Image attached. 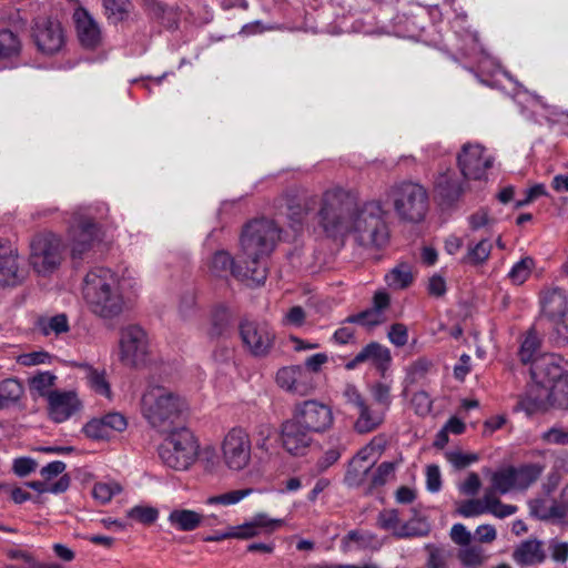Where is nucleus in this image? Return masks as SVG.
I'll return each mask as SVG.
<instances>
[{
    "mask_svg": "<svg viewBox=\"0 0 568 568\" xmlns=\"http://www.w3.org/2000/svg\"><path fill=\"white\" fill-rule=\"evenodd\" d=\"M24 280L18 250L8 241H0V287L17 286Z\"/></svg>",
    "mask_w": 568,
    "mask_h": 568,
    "instance_id": "20",
    "label": "nucleus"
},
{
    "mask_svg": "<svg viewBox=\"0 0 568 568\" xmlns=\"http://www.w3.org/2000/svg\"><path fill=\"white\" fill-rule=\"evenodd\" d=\"M425 549L428 551L426 568H448L450 551L433 544H427Z\"/></svg>",
    "mask_w": 568,
    "mask_h": 568,
    "instance_id": "47",
    "label": "nucleus"
},
{
    "mask_svg": "<svg viewBox=\"0 0 568 568\" xmlns=\"http://www.w3.org/2000/svg\"><path fill=\"white\" fill-rule=\"evenodd\" d=\"M164 435L166 437L159 447L161 460L175 470L187 469L199 454V444L192 432L181 425Z\"/></svg>",
    "mask_w": 568,
    "mask_h": 568,
    "instance_id": "5",
    "label": "nucleus"
},
{
    "mask_svg": "<svg viewBox=\"0 0 568 568\" xmlns=\"http://www.w3.org/2000/svg\"><path fill=\"white\" fill-rule=\"evenodd\" d=\"M479 54L478 68L481 72H487L489 74L501 72L506 78L513 80L511 75L506 70H501L499 62L489 52L480 48Z\"/></svg>",
    "mask_w": 568,
    "mask_h": 568,
    "instance_id": "53",
    "label": "nucleus"
},
{
    "mask_svg": "<svg viewBox=\"0 0 568 568\" xmlns=\"http://www.w3.org/2000/svg\"><path fill=\"white\" fill-rule=\"evenodd\" d=\"M393 209L405 223H422L429 210L427 190L419 183L404 181L393 187Z\"/></svg>",
    "mask_w": 568,
    "mask_h": 568,
    "instance_id": "6",
    "label": "nucleus"
},
{
    "mask_svg": "<svg viewBox=\"0 0 568 568\" xmlns=\"http://www.w3.org/2000/svg\"><path fill=\"white\" fill-rule=\"evenodd\" d=\"M120 361L131 367L145 364L150 344L146 332L139 325H129L120 332Z\"/></svg>",
    "mask_w": 568,
    "mask_h": 568,
    "instance_id": "9",
    "label": "nucleus"
},
{
    "mask_svg": "<svg viewBox=\"0 0 568 568\" xmlns=\"http://www.w3.org/2000/svg\"><path fill=\"white\" fill-rule=\"evenodd\" d=\"M485 503L487 504V513L497 518H506L518 510L515 505L503 504L493 491H485Z\"/></svg>",
    "mask_w": 568,
    "mask_h": 568,
    "instance_id": "42",
    "label": "nucleus"
},
{
    "mask_svg": "<svg viewBox=\"0 0 568 568\" xmlns=\"http://www.w3.org/2000/svg\"><path fill=\"white\" fill-rule=\"evenodd\" d=\"M568 409V375L564 376L551 389L545 394V398L539 395L534 396L527 394L518 402V409L524 410L527 415L547 409V406Z\"/></svg>",
    "mask_w": 568,
    "mask_h": 568,
    "instance_id": "16",
    "label": "nucleus"
},
{
    "mask_svg": "<svg viewBox=\"0 0 568 568\" xmlns=\"http://www.w3.org/2000/svg\"><path fill=\"white\" fill-rule=\"evenodd\" d=\"M82 403L74 390L55 389L48 400V413L54 423H63L77 414Z\"/></svg>",
    "mask_w": 568,
    "mask_h": 568,
    "instance_id": "21",
    "label": "nucleus"
},
{
    "mask_svg": "<svg viewBox=\"0 0 568 568\" xmlns=\"http://www.w3.org/2000/svg\"><path fill=\"white\" fill-rule=\"evenodd\" d=\"M564 373L565 361L554 353L537 356L530 366L531 379L546 393L564 378Z\"/></svg>",
    "mask_w": 568,
    "mask_h": 568,
    "instance_id": "15",
    "label": "nucleus"
},
{
    "mask_svg": "<svg viewBox=\"0 0 568 568\" xmlns=\"http://www.w3.org/2000/svg\"><path fill=\"white\" fill-rule=\"evenodd\" d=\"M186 409L185 399L164 386H149L141 398L142 416L159 434H166L183 425Z\"/></svg>",
    "mask_w": 568,
    "mask_h": 568,
    "instance_id": "3",
    "label": "nucleus"
},
{
    "mask_svg": "<svg viewBox=\"0 0 568 568\" xmlns=\"http://www.w3.org/2000/svg\"><path fill=\"white\" fill-rule=\"evenodd\" d=\"M453 170L440 173L434 184V192L444 207H453L468 190V183Z\"/></svg>",
    "mask_w": 568,
    "mask_h": 568,
    "instance_id": "19",
    "label": "nucleus"
},
{
    "mask_svg": "<svg viewBox=\"0 0 568 568\" xmlns=\"http://www.w3.org/2000/svg\"><path fill=\"white\" fill-rule=\"evenodd\" d=\"M203 515L191 509H174L169 514L168 521L180 531H192L201 526Z\"/></svg>",
    "mask_w": 568,
    "mask_h": 568,
    "instance_id": "30",
    "label": "nucleus"
},
{
    "mask_svg": "<svg viewBox=\"0 0 568 568\" xmlns=\"http://www.w3.org/2000/svg\"><path fill=\"white\" fill-rule=\"evenodd\" d=\"M457 558L465 568H479L487 560L484 548L471 544L459 548Z\"/></svg>",
    "mask_w": 568,
    "mask_h": 568,
    "instance_id": "36",
    "label": "nucleus"
},
{
    "mask_svg": "<svg viewBox=\"0 0 568 568\" xmlns=\"http://www.w3.org/2000/svg\"><path fill=\"white\" fill-rule=\"evenodd\" d=\"M106 430L111 435L112 432H124L128 427V420L125 416L118 412L108 413L101 417Z\"/></svg>",
    "mask_w": 568,
    "mask_h": 568,
    "instance_id": "58",
    "label": "nucleus"
},
{
    "mask_svg": "<svg viewBox=\"0 0 568 568\" xmlns=\"http://www.w3.org/2000/svg\"><path fill=\"white\" fill-rule=\"evenodd\" d=\"M282 525V519H274L265 513H258L244 524L232 527L233 538L250 539L263 532L271 534Z\"/></svg>",
    "mask_w": 568,
    "mask_h": 568,
    "instance_id": "23",
    "label": "nucleus"
},
{
    "mask_svg": "<svg viewBox=\"0 0 568 568\" xmlns=\"http://www.w3.org/2000/svg\"><path fill=\"white\" fill-rule=\"evenodd\" d=\"M358 418L355 423V429L358 433H368L376 428L382 419L377 414H374L369 410L367 405L358 408Z\"/></svg>",
    "mask_w": 568,
    "mask_h": 568,
    "instance_id": "48",
    "label": "nucleus"
},
{
    "mask_svg": "<svg viewBox=\"0 0 568 568\" xmlns=\"http://www.w3.org/2000/svg\"><path fill=\"white\" fill-rule=\"evenodd\" d=\"M231 312L224 305L215 306L210 316V325L206 334L210 338H222L227 336L231 328Z\"/></svg>",
    "mask_w": 568,
    "mask_h": 568,
    "instance_id": "28",
    "label": "nucleus"
},
{
    "mask_svg": "<svg viewBox=\"0 0 568 568\" xmlns=\"http://www.w3.org/2000/svg\"><path fill=\"white\" fill-rule=\"evenodd\" d=\"M83 433L91 439H108L110 434L102 418H93L83 426Z\"/></svg>",
    "mask_w": 568,
    "mask_h": 568,
    "instance_id": "57",
    "label": "nucleus"
},
{
    "mask_svg": "<svg viewBox=\"0 0 568 568\" xmlns=\"http://www.w3.org/2000/svg\"><path fill=\"white\" fill-rule=\"evenodd\" d=\"M252 444L250 435L241 427L232 428L222 443L223 462L231 470H242L251 462Z\"/></svg>",
    "mask_w": 568,
    "mask_h": 568,
    "instance_id": "13",
    "label": "nucleus"
},
{
    "mask_svg": "<svg viewBox=\"0 0 568 568\" xmlns=\"http://www.w3.org/2000/svg\"><path fill=\"white\" fill-rule=\"evenodd\" d=\"M390 479V462L381 463L372 473L368 485V493L374 494L384 487Z\"/></svg>",
    "mask_w": 568,
    "mask_h": 568,
    "instance_id": "50",
    "label": "nucleus"
},
{
    "mask_svg": "<svg viewBox=\"0 0 568 568\" xmlns=\"http://www.w3.org/2000/svg\"><path fill=\"white\" fill-rule=\"evenodd\" d=\"M239 329L242 343L252 356L265 357L271 353L276 335L267 323L244 320Z\"/></svg>",
    "mask_w": 568,
    "mask_h": 568,
    "instance_id": "12",
    "label": "nucleus"
},
{
    "mask_svg": "<svg viewBox=\"0 0 568 568\" xmlns=\"http://www.w3.org/2000/svg\"><path fill=\"white\" fill-rule=\"evenodd\" d=\"M540 345H541L540 337L537 335L535 328H530L527 332V335L520 345V349H519L520 361L524 364H527L530 362L532 363L534 359L536 358L535 357L536 353L540 348Z\"/></svg>",
    "mask_w": 568,
    "mask_h": 568,
    "instance_id": "40",
    "label": "nucleus"
},
{
    "mask_svg": "<svg viewBox=\"0 0 568 568\" xmlns=\"http://www.w3.org/2000/svg\"><path fill=\"white\" fill-rule=\"evenodd\" d=\"M252 488H244L237 490H230L221 495L212 496L207 498L206 503L209 505H222V506H231L240 503L242 499L248 497L253 494Z\"/></svg>",
    "mask_w": 568,
    "mask_h": 568,
    "instance_id": "45",
    "label": "nucleus"
},
{
    "mask_svg": "<svg viewBox=\"0 0 568 568\" xmlns=\"http://www.w3.org/2000/svg\"><path fill=\"white\" fill-rule=\"evenodd\" d=\"M540 438L544 443L550 445H568V432L558 425L542 432Z\"/></svg>",
    "mask_w": 568,
    "mask_h": 568,
    "instance_id": "56",
    "label": "nucleus"
},
{
    "mask_svg": "<svg viewBox=\"0 0 568 568\" xmlns=\"http://www.w3.org/2000/svg\"><path fill=\"white\" fill-rule=\"evenodd\" d=\"M516 489H526L535 483L544 471V467L539 464H528L520 467H513Z\"/></svg>",
    "mask_w": 568,
    "mask_h": 568,
    "instance_id": "34",
    "label": "nucleus"
},
{
    "mask_svg": "<svg viewBox=\"0 0 568 568\" xmlns=\"http://www.w3.org/2000/svg\"><path fill=\"white\" fill-rule=\"evenodd\" d=\"M122 491V486L114 480L94 484L92 495L101 504H108L115 495Z\"/></svg>",
    "mask_w": 568,
    "mask_h": 568,
    "instance_id": "41",
    "label": "nucleus"
},
{
    "mask_svg": "<svg viewBox=\"0 0 568 568\" xmlns=\"http://www.w3.org/2000/svg\"><path fill=\"white\" fill-rule=\"evenodd\" d=\"M283 448L293 456H303L313 443V433L296 418L285 420L281 426Z\"/></svg>",
    "mask_w": 568,
    "mask_h": 568,
    "instance_id": "18",
    "label": "nucleus"
},
{
    "mask_svg": "<svg viewBox=\"0 0 568 568\" xmlns=\"http://www.w3.org/2000/svg\"><path fill=\"white\" fill-rule=\"evenodd\" d=\"M389 306L390 295L386 290H378L373 296L371 307L347 316L344 320V323L357 324L371 331L374 327L386 322V312L389 308Z\"/></svg>",
    "mask_w": 568,
    "mask_h": 568,
    "instance_id": "17",
    "label": "nucleus"
},
{
    "mask_svg": "<svg viewBox=\"0 0 568 568\" xmlns=\"http://www.w3.org/2000/svg\"><path fill=\"white\" fill-rule=\"evenodd\" d=\"M64 252L65 245L60 235L38 233L30 241V264L38 274H52L60 267Z\"/></svg>",
    "mask_w": 568,
    "mask_h": 568,
    "instance_id": "7",
    "label": "nucleus"
},
{
    "mask_svg": "<svg viewBox=\"0 0 568 568\" xmlns=\"http://www.w3.org/2000/svg\"><path fill=\"white\" fill-rule=\"evenodd\" d=\"M541 312L550 321L560 320L566 315L568 295L559 287H551L542 292L540 296Z\"/></svg>",
    "mask_w": 568,
    "mask_h": 568,
    "instance_id": "25",
    "label": "nucleus"
},
{
    "mask_svg": "<svg viewBox=\"0 0 568 568\" xmlns=\"http://www.w3.org/2000/svg\"><path fill=\"white\" fill-rule=\"evenodd\" d=\"M57 376L49 371H38L29 379V390L32 395L45 397L49 400L50 395L54 392L51 388L54 386Z\"/></svg>",
    "mask_w": 568,
    "mask_h": 568,
    "instance_id": "33",
    "label": "nucleus"
},
{
    "mask_svg": "<svg viewBox=\"0 0 568 568\" xmlns=\"http://www.w3.org/2000/svg\"><path fill=\"white\" fill-rule=\"evenodd\" d=\"M280 234L281 230L272 220L260 219L247 223L241 235V255L244 264L266 268L264 258L274 250Z\"/></svg>",
    "mask_w": 568,
    "mask_h": 568,
    "instance_id": "4",
    "label": "nucleus"
},
{
    "mask_svg": "<svg viewBox=\"0 0 568 568\" xmlns=\"http://www.w3.org/2000/svg\"><path fill=\"white\" fill-rule=\"evenodd\" d=\"M516 103L520 106V113L529 121L541 123V120H551L559 112L555 106L547 105L542 99L528 92L517 93Z\"/></svg>",
    "mask_w": 568,
    "mask_h": 568,
    "instance_id": "22",
    "label": "nucleus"
},
{
    "mask_svg": "<svg viewBox=\"0 0 568 568\" xmlns=\"http://www.w3.org/2000/svg\"><path fill=\"white\" fill-rule=\"evenodd\" d=\"M98 240V225L91 217L75 212L68 227V241L73 261H82Z\"/></svg>",
    "mask_w": 568,
    "mask_h": 568,
    "instance_id": "8",
    "label": "nucleus"
},
{
    "mask_svg": "<svg viewBox=\"0 0 568 568\" xmlns=\"http://www.w3.org/2000/svg\"><path fill=\"white\" fill-rule=\"evenodd\" d=\"M316 205L318 224L329 236L357 233L361 243L372 244L378 248L389 242L388 213L378 202L365 203L357 209L354 199L343 189L335 187L325 191L321 199L315 196L305 199L297 211L290 207L291 216L301 223L303 217L313 211Z\"/></svg>",
    "mask_w": 568,
    "mask_h": 568,
    "instance_id": "1",
    "label": "nucleus"
},
{
    "mask_svg": "<svg viewBox=\"0 0 568 568\" xmlns=\"http://www.w3.org/2000/svg\"><path fill=\"white\" fill-rule=\"evenodd\" d=\"M428 524L424 520H416L403 525L395 535L398 537H424L428 535Z\"/></svg>",
    "mask_w": 568,
    "mask_h": 568,
    "instance_id": "54",
    "label": "nucleus"
},
{
    "mask_svg": "<svg viewBox=\"0 0 568 568\" xmlns=\"http://www.w3.org/2000/svg\"><path fill=\"white\" fill-rule=\"evenodd\" d=\"M535 265L534 258L530 256L523 257L520 261L515 263L510 268L508 276L515 284H523Z\"/></svg>",
    "mask_w": 568,
    "mask_h": 568,
    "instance_id": "51",
    "label": "nucleus"
},
{
    "mask_svg": "<svg viewBox=\"0 0 568 568\" xmlns=\"http://www.w3.org/2000/svg\"><path fill=\"white\" fill-rule=\"evenodd\" d=\"M382 545L381 540L367 530H351L342 539L341 549L344 552L362 549H377Z\"/></svg>",
    "mask_w": 568,
    "mask_h": 568,
    "instance_id": "26",
    "label": "nucleus"
},
{
    "mask_svg": "<svg viewBox=\"0 0 568 568\" xmlns=\"http://www.w3.org/2000/svg\"><path fill=\"white\" fill-rule=\"evenodd\" d=\"M82 295L94 315L115 318L125 306L124 280L110 268L94 267L83 278Z\"/></svg>",
    "mask_w": 568,
    "mask_h": 568,
    "instance_id": "2",
    "label": "nucleus"
},
{
    "mask_svg": "<svg viewBox=\"0 0 568 568\" xmlns=\"http://www.w3.org/2000/svg\"><path fill=\"white\" fill-rule=\"evenodd\" d=\"M426 488L430 493H438L442 488V475L437 465L426 467Z\"/></svg>",
    "mask_w": 568,
    "mask_h": 568,
    "instance_id": "62",
    "label": "nucleus"
},
{
    "mask_svg": "<svg viewBox=\"0 0 568 568\" xmlns=\"http://www.w3.org/2000/svg\"><path fill=\"white\" fill-rule=\"evenodd\" d=\"M491 248L493 245L490 241L484 239L474 246H469L464 261L475 265L481 264L489 257Z\"/></svg>",
    "mask_w": 568,
    "mask_h": 568,
    "instance_id": "46",
    "label": "nucleus"
},
{
    "mask_svg": "<svg viewBox=\"0 0 568 568\" xmlns=\"http://www.w3.org/2000/svg\"><path fill=\"white\" fill-rule=\"evenodd\" d=\"M388 446L389 437L385 434L377 435L363 450L359 452V454L375 464Z\"/></svg>",
    "mask_w": 568,
    "mask_h": 568,
    "instance_id": "44",
    "label": "nucleus"
},
{
    "mask_svg": "<svg viewBox=\"0 0 568 568\" xmlns=\"http://www.w3.org/2000/svg\"><path fill=\"white\" fill-rule=\"evenodd\" d=\"M495 158L480 143H465L457 155V164L465 180L486 181Z\"/></svg>",
    "mask_w": 568,
    "mask_h": 568,
    "instance_id": "11",
    "label": "nucleus"
},
{
    "mask_svg": "<svg viewBox=\"0 0 568 568\" xmlns=\"http://www.w3.org/2000/svg\"><path fill=\"white\" fill-rule=\"evenodd\" d=\"M108 19L116 23L124 20L131 9L130 0H103Z\"/></svg>",
    "mask_w": 568,
    "mask_h": 568,
    "instance_id": "43",
    "label": "nucleus"
},
{
    "mask_svg": "<svg viewBox=\"0 0 568 568\" xmlns=\"http://www.w3.org/2000/svg\"><path fill=\"white\" fill-rule=\"evenodd\" d=\"M487 513V504L485 503V495L481 499H469L463 503L458 508V514L463 517L470 518Z\"/></svg>",
    "mask_w": 568,
    "mask_h": 568,
    "instance_id": "55",
    "label": "nucleus"
},
{
    "mask_svg": "<svg viewBox=\"0 0 568 568\" xmlns=\"http://www.w3.org/2000/svg\"><path fill=\"white\" fill-rule=\"evenodd\" d=\"M293 417L313 434L326 432L334 422L332 408L315 399L297 404L294 408Z\"/></svg>",
    "mask_w": 568,
    "mask_h": 568,
    "instance_id": "14",
    "label": "nucleus"
},
{
    "mask_svg": "<svg viewBox=\"0 0 568 568\" xmlns=\"http://www.w3.org/2000/svg\"><path fill=\"white\" fill-rule=\"evenodd\" d=\"M511 557L517 565L525 567L544 562L547 555L541 540L529 538L516 546Z\"/></svg>",
    "mask_w": 568,
    "mask_h": 568,
    "instance_id": "24",
    "label": "nucleus"
},
{
    "mask_svg": "<svg viewBox=\"0 0 568 568\" xmlns=\"http://www.w3.org/2000/svg\"><path fill=\"white\" fill-rule=\"evenodd\" d=\"M24 388L18 378L11 377L0 382V408L6 409L19 403Z\"/></svg>",
    "mask_w": 568,
    "mask_h": 568,
    "instance_id": "32",
    "label": "nucleus"
},
{
    "mask_svg": "<svg viewBox=\"0 0 568 568\" xmlns=\"http://www.w3.org/2000/svg\"><path fill=\"white\" fill-rule=\"evenodd\" d=\"M413 266L408 263H398L393 267V288H407L414 282Z\"/></svg>",
    "mask_w": 568,
    "mask_h": 568,
    "instance_id": "49",
    "label": "nucleus"
},
{
    "mask_svg": "<svg viewBox=\"0 0 568 568\" xmlns=\"http://www.w3.org/2000/svg\"><path fill=\"white\" fill-rule=\"evenodd\" d=\"M38 328L45 336L52 333L59 335L69 331V320L65 314L41 317L38 321Z\"/></svg>",
    "mask_w": 568,
    "mask_h": 568,
    "instance_id": "39",
    "label": "nucleus"
},
{
    "mask_svg": "<svg viewBox=\"0 0 568 568\" xmlns=\"http://www.w3.org/2000/svg\"><path fill=\"white\" fill-rule=\"evenodd\" d=\"M73 21L79 36H99L101 32L98 22L84 8L74 10Z\"/></svg>",
    "mask_w": 568,
    "mask_h": 568,
    "instance_id": "37",
    "label": "nucleus"
},
{
    "mask_svg": "<svg viewBox=\"0 0 568 568\" xmlns=\"http://www.w3.org/2000/svg\"><path fill=\"white\" fill-rule=\"evenodd\" d=\"M449 535L452 540L456 545H459L460 548L471 544L473 536L470 531L467 530L466 526L460 523L453 525Z\"/></svg>",
    "mask_w": 568,
    "mask_h": 568,
    "instance_id": "61",
    "label": "nucleus"
},
{
    "mask_svg": "<svg viewBox=\"0 0 568 568\" xmlns=\"http://www.w3.org/2000/svg\"><path fill=\"white\" fill-rule=\"evenodd\" d=\"M374 464L357 454L349 463L344 481L348 487H358L364 484L366 476Z\"/></svg>",
    "mask_w": 568,
    "mask_h": 568,
    "instance_id": "31",
    "label": "nucleus"
},
{
    "mask_svg": "<svg viewBox=\"0 0 568 568\" xmlns=\"http://www.w3.org/2000/svg\"><path fill=\"white\" fill-rule=\"evenodd\" d=\"M362 353L364 361L368 362L384 377L390 364L389 349L377 342H371L362 348Z\"/></svg>",
    "mask_w": 568,
    "mask_h": 568,
    "instance_id": "27",
    "label": "nucleus"
},
{
    "mask_svg": "<svg viewBox=\"0 0 568 568\" xmlns=\"http://www.w3.org/2000/svg\"><path fill=\"white\" fill-rule=\"evenodd\" d=\"M548 549L551 558L557 562H566L568 560V542L550 539Z\"/></svg>",
    "mask_w": 568,
    "mask_h": 568,
    "instance_id": "64",
    "label": "nucleus"
},
{
    "mask_svg": "<svg viewBox=\"0 0 568 568\" xmlns=\"http://www.w3.org/2000/svg\"><path fill=\"white\" fill-rule=\"evenodd\" d=\"M302 376V368L298 366L283 367L278 369L276 374V382L280 387L303 395L304 389L302 388L298 378Z\"/></svg>",
    "mask_w": 568,
    "mask_h": 568,
    "instance_id": "35",
    "label": "nucleus"
},
{
    "mask_svg": "<svg viewBox=\"0 0 568 568\" xmlns=\"http://www.w3.org/2000/svg\"><path fill=\"white\" fill-rule=\"evenodd\" d=\"M513 489H516L515 479L511 470V466L499 469L491 475V489L494 495L500 494L506 495Z\"/></svg>",
    "mask_w": 568,
    "mask_h": 568,
    "instance_id": "38",
    "label": "nucleus"
},
{
    "mask_svg": "<svg viewBox=\"0 0 568 568\" xmlns=\"http://www.w3.org/2000/svg\"><path fill=\"white\" fill-rule=\"evenodd\" d=\"M85 373V381L89 388L99 396L111 399V385L105 369L95 368L89 364L82 365Z\"/></svg>",
    "mask_w": 568,
    "mask_h": 568,
    "instance_id": "29",
    "label": "nucleus"
},
{
    "mask_svg": "<svg viewBox=\"0 0 568 568\" xmlns=\"http://www.w3.org/2000/svg\"><path fill=\"white\" fill-rule=\"evenodd\" d=\"M39 51L43 54H54L61 50L64 38H33Z\"/></svg>",
    "mask_w": 568,
    "mask_h": 568,
    "instance_id": "59",
    "label": "nucleus"
},
{
    "mask_svg": "<svg viewBox=\"0 0 568 568\" xmlns=\"http://www.w3.org/2000/svg\"><path fill=\"white\" fill-rule=\"evenodd\" d=\"M554 328L551 333V339L557 346H564L568 344V325L560 320L551 321Z\"/></svg>",
    "mask_w": 568,
    "mask_h": 568,
    "instance_id": "63",
    "label": "nucleus"
},
{
    "mask_svg": "<svg viewBox=\"0 0 568 568\" xmlns=\"http://www.w3.org/2000/svg\"><path fill=\"white\" fill-rule=\"evenodd\" d=\"M9 495L16 504H22L31 498V495L21 487L7 483H0V495Z\"/></svg>",
    "mask_w": 568,
    "mask_h": 568,
    "instance_id": "60",
    "label": "nucleus"
},
{
    "mask_svg": "<svg viewBox=\"0 0 568 568\" xmlns=\"http://www.w3.org/2000/svg\"><path fill=\"white\" fill-rule=\"evenodd\" d=\"M126 516L141 524H153L159 517V510L151 506L138 505L126 511Z\"/></svg>",
    "mask_w": 568,
    "mask_h": 568,
    "instance_id": "52",
    "label": "nucleus"
},
{
    "mask_svg": "<svg viewBox=\"0 0 568 568\" xmlns=\"http://www.w3.org/2000/svg\"><path fill=\"white\" fill-rule=\"evenodd\" d=\"M210 271L214 276L225 277L232 274L240 280H250L256 285H261L266 280V268L262 266L251 267L244 264L242 255L239 256L237 262L225 251H217L210 263Z\"/></svg>",
    "mask_w": 568,
    "mask_h": 568,
    "instance_id": "10",
    "label": "nucleus"
}]
</instances>
